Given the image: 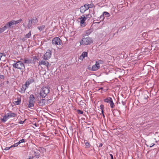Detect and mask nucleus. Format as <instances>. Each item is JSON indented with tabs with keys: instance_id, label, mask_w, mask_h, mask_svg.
<instances>
[{
	"instance_id": "1",
	"label": "nucleus",
	"mask_w": 159,
	"mask_h": 159,
	"mask_svg": "<svg viewBox=\"0 0 159 159\" xmlns=\"http://www.w3.org/2000/svg\"><path fill=\"white\" fill-rule=\"evenodd\" d=\"M149 94L147 91H144L142 95L139 98L140 103L142 104H144L147 102L149 98L148 95Z\"/></svg>"
},
{
	"instance_id": "2",
	"label": "nucleus",
	"mask_w": 159,
	"mask_h": 159,
	"mask_svg": "<svg viewBox=\"0 0 159 159\" xmlns=\"http://www.w3.org/2000/svg\"><path fill=\"white\" fill-rule=\"evenodd\" d=\"M13 66L16 69L20 70L23 72L25 69V66L22 61H16L13 64Z\"/></svg>"
},
{
	"instance_id": "3",
	"label": "nucleus",
	"mask_w": 159,
	"mask_h": 159,
	"mask_svg": "<svg viewBox=\"0 0 159 159\" xmlns=\"http://www.w3.org/2000/svg\"><path fill=\"white\" fill-rule=\"evenodd\" d=\"M93 42V40L91 38L88 37L86 38H84L80 42L81 44L84 45H89L90 44Z\"/></svg>"
},
{
	"instance_id": "4",
	"label": "nucleus",
	"mask_w": 159,
	"mask_h": 159,
	"mask_svg": "<svg viewBox=\"0 0 159 159\" xmlns=\"http://www.w3.org/2000/svg\"><path fill=\"white\" fill-rule=\"evenodd\" d=\"M49 89L48 87H43L40 90L39 93L40 97L44 98L49 93Z\"/></svg>"
},
{
	"instance_id": "5",
	"label": "nucleus",
	"mask_w": 159,
	"mask_h": 159,
	"mask_svg": "<svg viewBox=\"0 0 159 159\" xmlns=\"http://www.w3.org/2000/svg\"><path fill=\"white\" fill-rule=\"evenodd\" d=\"M52 44L53 45H61L62 44V41L59 38L56 37L52 39Z\"/></svg>"
},
{
	"instance_id": "6",
	"label": "nucleus",
	"mask_w": 159,
	"mask_h": 159,
	"mask_svg": "<svg viewBox=\"0 0 159 159\" xmlns=\"http://www.w3.org/2000/svg\"><path fill=\"white\" fill-rule=\"evenodd\" d=\"M51 51L50 49H48L46 52L44 54L43 58L44 60H48L51 58Z\"/></svg>"
},
{
	"instance_id": "7",
	"label": "nucleus",
	"mask_w": 159,
	"mask_h": 159,
	"mask_svg": "<svg viewBox=\"0 0 159 159\" xmlns=\"http://www.w3.org/2000/svg\"><path fill=\"white\" fill-rule=\"evenodd\" d=\"M104 102L110 104V107L112 108H113L115 106L114 103L113 102L112 98L110 97H108L105 99Z\"/></svg>"
},
{
	"instance_id": "8",
	"label": "nucleus",
	"mask_w": 159,
	"mask_h": 159,
	"mask_svg": "<svg viewBox=\"0 0 159 159\" xmlns=\"http://www.w3.org/2000/svg\"><path fill=\"white\" fill-rule=\"evenodd\" d=\"M80 20V23L81 26H84L85 25V21L86 20V18L85 16L84 15H83L82 16L79 18Z\"/></svg>"
},
{
	"instance_id": "9",
	"label": "nucleus",
	"mask_w": 159,
	"mask_h": 159,
	"mask_svg": "<svg viewBox=\"0 0 159 159\" xmlns=\"http://www.w3.org/2000/svg\"><path fill=\"white\" fill-rule=\"evenodd\" d=\"M43 64L46 66L48 69L50 66L51 64L47 61H39V65H41Z\"/></svg>"
},
{
	"instance_id": "10",
	"label": "nucleus",
	"mask_w": 159,
	"mask_h": 159,
	"mask_svg": "<svg viewBox=\"0 0 159 159\" xmlns=\"http://www.w3.org/2000/svg\"><path fill=\"white\" fill-rule=\"evenodd\" d=\"M20 60L22 61L23 63L25 64H29L33 63V61L28 58L25 59L21 58Z\"/></svg>"
},
{
	"instance_id": "11",
	"label": "nucleus",
	"mask_w": 159,
	"mask_h": 159,
	"mask_svg": "<svg viewBox=\"0 0 159 159\" xmlns=\"http://www.w3.org/2000/svg\"><path fill=\"white\" fill-rule=\"evenodd\" d=\"M99 63L97 62H96V64L92 66L91 70L92 71L97 70L99 68Z\"/></svg>"
},
{
	"instance_id": "12",
	"label": "nucleus",
	"mask_w": 159,
	"mask_h": 159,
	"mask_svg": "<svg viewBox=\"0 0 159 159\" xmlns=\"http://www.w3.org/2000/svg\"><path fill=\"white\" fill-rule=\"evenodd\" d=\"M34 82V79L32 78H31L29 79L27 81L25 82V84H26V85H28V86H29L30 84H31Z\"/></svg>"
},
{
	"instance_id": "13",
	"label": "nucleus",
	"mask_w": 159,
	"mask_h": 159,
	"mask_svg": "<svg viewBox=\"0 0 159 159\" xmlns=\"http://www.w3.org/2000/svg\"><path fill=\"white\" fill-rule=\"evenodd\" d=\"M45 99H42L38 100V105L40 106L43 107L45 105Z\"/></svg>"
},
{
	"instance_id": "14",
	"label": "nucleus",
	"mask_w": 159,
	"mask_h": 159,
	"mask_svg": "<svg viewBox=\"0 0 159 159\" xmlns=\"http://www.w3.org/2000/svg\"><path fill=\"white\" fill-rule=\"evenodd\" d=\"M35 98L34 95L33 94H31L30 95L29 97V102H35L34 101Z\"/></svg>"
},
{
	"instance_id": "15",
	"label": "nucleus",
	"mask_w": 159,
	"mask_h": 159,
	"mask_svg": "<svg viewBox=\"0 0 159 159\" xmlns=\"http://www.w3.org/2000/svg\"><path fill=\"white\" fill-rule=\"evenodd\" d=\"M88 53L87 52H84L82 53L79 59H82L84 58L85 57H87Z\"/></svg>"
},
{
	"instance_id": "16",
	"label": "nucleus",
	"mask_w": 159,
	"mask_h": 159,
	"mask_svg": "<svg viewBox=\"0 0 159 159\" xmlns=\"http://www.w3.org/2000/svg\"><path fill=\"white\" fill-rule=\"evenodd\" d=\"M8 22H9L8 25H9V26H10L11 28H13V25H16L14 20H11Z\"/></svg>"
},
{
	"instance_id": "17",
	"label": "nucleus",
	"mask_w": 159,
	"mask_h": 159,
	"mask_svg": "<svg viewBox=\"0 0 159 159\" xmlns=\"http://www.w3.org/2000/svg\"><path fill=\"white\" fill-rule=\"evenodd\" d=\"M9 118L8 116H7V114L6 115H5L3 116L2 119H1V120L2 122H5Z\"/></svg>"
},
{
	"instance_id": "18",
	"label": "nucleus",
	"mask_w": 159,
	"mask_h": 159,
	"mask_svg": "<svg viewBox=\"0 0 159 159\" xmlns=\"http://www.w3.org/2000/svg\"><path fill=\"white\" fill-rule=\"evenodd\" d=\"M32 19H29V23L27 25V27L28 29H30L32 26V24L33 23Z\"/></svg>"
},
{
	"instance_id": "19",
	"label": "nucleus",
	"mask_w": 159,
	"mask_h": 159,
	"mask_svg": "<svg viewBox=\"0 0 159 159\" xmlns=\"http://www.w3.org/2000/svg\"><path fill=\"white\" fill-rule=\"evenodd\" d=\"M80 9V11L82 13H84L86 11L85 7H84L83 6H81Z\"/></svg>"
},
{
	"instance_id": "20",
	"label": "nucleus",
	"mask_w": 159,
	"mask_h": 159,
	"mask_svg": "<svg viewBox=\"0 0 159 159\" xmlns=\"http://www.w3.org/2000/svg\"><path fill=\"white\" fill-rule=\"evenodd\" d=\"M7 116H8L9 118L12 117H15L16 116V114L15 113L11 112L7 113Z\"/></svg>"
},
{
	"instance_id": "21",
	"label": "nucleus",
	"mask_w": 159,
	"mask_h": 159,
	"mask_svg": "<svg viewBox=\"0 0 159 159\" xmlns=\"http://www.w3.org/2000/svg\"><path fill=\"white\" fill-rule=\"evenodd\" d=\"M78 104L82 107H84L86 105L85 103L82 100L80 101Z\"/></svg>"
},
{
	"instance_id": "22",
	"label": "nucleus",
	"mask_w": 159,
	"mask_h": 159,
	"mask_svg": "<svg viewBox=\"0 0 159 159\" xmlns=\"http://www.w3.org/2000/svg\"><path fill=\"white\" fill-rule=\"evenodd\" d=\"M28 86V85H26V84H25V85H23L22 88H21V91L23 93L25 92L26 89Z\"/></svg>"
},
{
	"instance_id": "23",
	"label": "nucleus",
	"mask_w": 159,
	"mask_h": 159,
	"mask_svg": "<svg viewBox=\"0 0 159 159\" xmlns=\"http://www.w3.org/2000/svg\"><path fill=\"white\" fill-rule=\"evenodd\" d=\"M31 19L33 23L35 24L38 22L37 19L36 17H34Z\"/></svg>"
},
{
	"instance_id": "24",
	"label": "nucleus",
	"mask_w": 159,
	"mask_h": 159,
	"mask_svg": "<svg viewBox=\"0 0 159 159\" xmlns=\"http://www.w3.org/2000/svg\"><path fill=\"white\" fill-rule=\"evenodd\" d=\"M90 11H92V10H89V13L90 12ZM84 15H85V16L86 19H87V18H90L92 17V15L90 14V13L88 14H85Z\"/></svg>"
},
{
	"instance_id": "25",
	"label": "nucleus",
	"mask_w": 159,
	"mask_h": 159,
	"mask_svg": "<svg viewBox=\"0 0 159 159\" xmlns=\"http://www.w3.org/2000/svg\"><path fill=\"white\" fill-rule=\"evenodd\" d=\"M45 26L44 25H42L38 27V29L40 31L43 30L45 28Z\"/></svg>"
},
{
	"instance_id": "26",
	"label": "nucleus",
	"mask_w": 159,
	"mask_h": 159,
	"mask_svg": "<svg viewBox=\"0 0 159 159\" xmlns=\"http://www.w3.org/2000/svg\"><path fill=\"white\" fill-rule=\"evenodd\" d=\"M84 143L86 146V148H89L90 147V143L87 141H84Z\"/></svg>"
},
{
	"instance_id": "27",
	"label": "nucleus",
	"mask_w": 159,
	"mask_h": 159,
	"mask_svg": "<svg viewBox=\"0 0 159 159\" xmlns=\"http://www.w3.org/2000/svg\"><path fill=\"white\" fill-rule=\"evenodd\" d=\"M31 36V31H30L29 33L25 35V37L27 38H29Z\"/></svg>"
},
{
	"instance_id": "28",
	"label": "nucleus",
	"mask_w": 159,
	"mask_h": 159,
	"mask_svg": "<svg viewBox=\"0 0 159 159\" xmlns=\"http://www.w3.org/2000/svg\"><path fill=\"white\" fill-rule=\"evenodd\" d=\"M34 105V103L33 102H29V104L28 105V107L29 108H31L32 107H33Z\"/></svg>"
},
{
	"instance_id": "29",
	"label": "nucleus",
	"mask_w": 159,
	"mask_h": 159,
	"mask_svg": "<svg viewBox=\"0 0 159 159\" xmlns=\"http://www.w3.org/2000/svg\"><path fill=\"white\" fill-rule=\"evenodd\" d=\"M103 14L104 15V16H105L107 17H109L110 16V15L109 13L107 12L104 11L103 13Z\"/></svg>"
},
{
	"instance_id": "30",
	"label": "nucleus",
	"mask_w": 159,
	"mask_h": 159,
	"mask_svg": "<svg viewBox=\"0 0 159 159\" xmlns=\"http://www.w3.org/2000/svg\"><path fill=\"white\" fill-rule=\"evenodd\" d=\"M104 108V105L102 104H101L100 106V108L101 110H102V112L103 114V116L104 117V115L103 114V109Z\"/></svg>"
},
{
	"instance_id": "31",
	"label": "nucleus",
	"mask_w": 159,
	"mask_h": 159,
	"mask_svg": "<svg viewBox=\"0 0 159 159\" xmlns=\"http://www.w3.org/2000/svg\"><path fill=\"white\" fill-rule=\"evenodd\" d=\"M92 32V30L91 29L87 30L86 31V34L87 35H89Z\"/></svg>"
},
{
	"instance_id": "32",
	"label": "nucleus",
	"mask_w": 159,
	"mask_h": 159,
	"mask_svg": "<svg viewBox=\"0 0 159 159\" xmlns=\"http://www.w3.org/2000/svg\"><path fill=\"white\" fill-rule=\"evenodd\" d=\"M6 27H3L2 28H0V33L3 32L5 30Z\"/></svg>"
},
{
	"instance_id": "33",
	"label": "nucleus",
	"mask_w": 159,
	"mask_h": 159,
	"mask_svg": "<svg viewBox=\"0 0 159 159\" xmlns=\"http://www.w3.org/2000/svg\"><path fill=\"white\" fill-rule=\"evenodd\" d=\"M14 102L15 104L17 105H19L20 104V103L21 102V100H20L16 101Z\"/></svg>"
},
{
	"instance_id": "34",
	"label": "nucleus",
	"mask_w": 159,
	"mask_h": 159,
	"mask_svg": "<svg viewBox=\"0 0 159 159\" xmlns=\"http://www.w3.org/2000/svg\"><path fill=\"white\" fill-rule=\"evenodd\" d=\"M22 21V19H20L19 20H14L15 25H16L19 23H20Z\"/></svg>"
},
{
	"instance_id": "35",
	"label": "nucleus",
	"mask_w": 159,
	"mask_h": 159,
	"mask_svg": "<svg viewBox=\"0 0 159 159\" xmlns=\"http://www.w3.org/2000/svg\"><path fill=\"white\" fill-rule=\"evenodd\" d=\"M89 4L87 3L85 4L83 6L85 7L86 10H87L89 8Z\"/></svg>"
},
{
	"instance_id": "36",
	"label": "nucleus",
	"mask_w": 159,
	"mask_h": 159,
	"mask_svg": "<svg viewBox=\"0 0 159 159\" xmlns=\"http://www.w3.org/2000/svg\"><path fill=\"white\" fill-rule=\"evenodd\" d=\"M9 22L7 23L5 25L4 27H6L5 30L7 29V28H10L11 29L10 26H9L8 25Z\"/></svg>"
},
{
	"instance_id": "37",
	"label": "nucleus",
	"mask_w": 159,
	"mask_h": 159,
	"mask_svg": "<svg viewBox=\"0 0 159 159\" xmlns=\"http://www.w3.org/2000/svg\"><path fill=\"white\" fill-rule=\"evenodd\" d=\"M104 15H103V14L100 16V20L101 21H102L104 20Z\"/></svg>"
},
{
	"instance_id": "38",
	"label": "nucleus",
	"mask_w": 159,
	"mask_h": 159,
	"mask_svg": "<svg viewBox=\"0 0 159 159\" xmlns=\"http://www.w3.org/2000/svg\"><path fill=\"white\" fill-rule=\"evenodd\" d=\"M33 59V61L34 62H35L37 60H39V59H37V57L36 56H34L32 57Z\"/></svg>"
},
{
	"instance_id": "39",
	"label": "nucleus",
	"mask_w": 159,
	"mask_h": 159,
	"mask_svg": "<svg viewBox=\"0 0 159 159\" xmlns=\"http://www.w3.org/2000/svg\"><path fill=\"white\" fill-rule=\"evenodd\" d=\"M77 112L79 114H82L83 113V111L80 110H77Z\"/></svg>"
},
{
	"instance_id": "40",
	"label": "nucleus",
	"mask_w": 159,
	"mask_h": 159,
	"mask_svg": "<svg viewBox=\"0 0 159 159\" xmlns=\"http://www.w3.org/2000/svg\"><path fill=\"white\" fill-rule=\"evenodd\" d=\"M16 144V143H14L13 145H12L10 147H11V148L17 146V144Z\"/></svg>"
},
{
	"instance_id": "41",
	"label": "nucleus",
	"mask_w": 159,
	"mask_h": 159,
	"mask_svg": "<svg viewBox=\"0 0 159 159\" xmlns=\"http://www.w3.org/2000/svg\"><path fill=\"white\" fill-rule=\"evenodd\" d=\"M11 148V147H7L5 148L4 149V150H9Z\"/></svg>"
},
{
	"instance_id": "42",
	"label": "nucleus",
	"mask_w": 159,
	"mask_h": 159,
	"mask_svg": "<svg viewBox=\"0 0 159 159\" xmlns=\"http://www.w3.org/2000/svg\"><path fill=\"white\" fill-rule=\"evenodd\" d=\"M4 76L3 75H0V78L1 79H4Z\"/></svg>"
},
{
	"instance_id": "43",
	"label": "nucleus",
	"mask_w": 159,
	"mask_h": 159,
	"mask_svg": "<svg viewBox=\"0 0 159 159\" xmlns=\"http://www.w3.org/2000/svg\"><path fill=\"white\" fill-rule=\"evenodd\" d=\"M47 103L49 104L51 102V99H48L47 100Z\"/></svg>"
},
{
	"instance_id": "44",
	"label": "nucleus",
	"mask_w": 159,
	"mask_h": 159,
	"mask_svg": "<svg viewBox=\"0 0 159 159\" xmlns=\"http://www.w3.org/2000/svg\"><path fill=\"white\" fill-rule=\"evenodd\" d=\"M35 154V156L39 157V153H36V152H34Z\"/></svg>"
},
{
	"instance_id": "45",
	"label": "nucleus",
	"mask_w": 159,
	"mask_h": 159,
	"mask_svg": "<svg viewBox=\"0 0 159 159\" xmlns=\"http://www.w3.org/2000/svg\"><path fill=\"white\" fill-rule=\"evenodd\" d=\"M121 103L123 105H125L126 104V102L125 101H122Z\"/></svg>"
},
{
	"instance_id": "46",
	"label": "nucleus",
	"mask_w": 159,
	"mask_h": 159,
	"mask_svg": "<svg viewBox=\"0 0 159 159\" xmlns=\"http://www.w3.org/2000/svg\"><path fill=\"white\" fill-rule=\"evenodd\" d=\"M25 121V120L24 121H22V120H20V121L19 123L21 124H22L24 123Z\"/></svg>"
},
{
	"instance_id": "47",
	"label": "nucleus",
	"mask_w": 159,
	"mask_h": 159,
	"mask_svg": "<svg viewBox=\"0 0 159 159\" xmlns=\"http://www.w3.org/2000/svg\"><path fill=\"white\" fill-rule=\"evenodd\" d=\"M93 4H89V8H92L93 6Z\"/></svg>"
},
{
	"instance_id": "48",
	"label": "nucleus",
	"mask_w": 159,
	"mask_h": 159,
	"mask_svg": "<svg viewBox=\"0 0 159 159\" xmlns=\"http://www.w3.org/2000/svg\"><path fill=\"white\" fill-rule=\"evenodd\" d=\"M21 143H24L25 142V139H22L20 140Z\"/></svg>"
},
{
	"instance_id": "49",
	"label": "nucleus",
	"mask_w": 159,
	"mask_h": 159,
	"mask_svg": "<svg viewBox=\"0 0 159 159\" xmlns=\"http://www.w3.org/2000/svg\"><path fill=\"white\" fill-rule=\"evenodd\" d=\"M110 156L111 157V159H114L113 156L112 154H110Z\"/></svg>"
},
{
	"instance_id": "50",
	"label": "nucleus",
	"mask_w": 159,
	"mask_h": 159,
	"mask_svg": "<svg viewBox=\"0 0 159 159\" xmlns=\"http://www.w3.org/2000/svg\"><path fill=\"white\" fill-rule=\"evenodd\" d=\"M20 143H21V142L20 141H19L18 143H16V144H17V146L19 144H20Z\"/></svg>"
},
{
	"instance_id": "51",
	"label": "nucleus",
	"mask_w": 159,
	"mask_h": 159,
	"mask_svg": "<svg viewBox=\"0 0 159 159\" xmlns=\"http://www.w3.org/2000/svg\"><path fill=\"white\" fill-rule=\"evenodd\" d=\"M20 143H21V142L20 141H19L18 143H16V144H17V146L19 144H20Z\"/></svg>"
},
{
	"instance_id": "52",
	"label": "nucleus",
	"mask_w": 159,
	"mask_h": 159,
	"mask_svg": "<svg viewBox=\"0 0 159 159\" xmlns=\"http://www.w3.org/2000/svg\"><path fill=\"white\" fill-rule=\"evenodd\" d=\"M3 54L2 53H0V60H1V57L2 56Z\"/></svg>"
},
{
	"instance_id": "53",
	"label": "nucleus",
	"mask_w": 159,
	"mask_h": 159,
	"mask_svg": "<svg viewBox=\"0 0 159 159\" xmlns=\"http://www.w3.org/2000/svg\"><path fill=\"white\" fill-rule=\"evenodd\" d=\"M154 145H155V144H154V143H152V144H151V145H150V147H152V146H153Z\"/></svg>"
},
{
	"instance_id": "54",
	"label": "nucleus",
	"mask_w": 159,
	"mask_h": 159,
	"mask_svg": "<svg viewBox=\"0 0 159 159\" xmlns=\"http://www.w3.org/2000/svg\"><path fill=\"white\" fill-rule=\"evenodd\" d=\"M102 145H103V144L102 143H100L99 146V148L101 147L102 146Z\"/></svg>"
},
{
	"instance_id": "55",
	"label": "nucleus",
	"mask_w": 159,
	"mask_h": 159,
	"mask_svg": "<svg viewBox=\"0 0 159 159\" xmlns=\"http://www.w3.org/2000/svg\"><path fill=\"white\" fill-rule=\"evenodd\" d=\"M35 126H37V124L36 123L34 125Z\"/></svg>"
},
{
	"instance_id": "56",
	"label": "nucleus",
	"mask_w": 159,
	"mask_h": 159,
	"mask_svg": "<svg viewBox=\"0 0 159 159\" xmlns=\"http://www.w3.org/2000/svg\"><path fill=\"white\" fill-rule=\"evenodd\" d=\"M144 34H145V33H143V35H144Z\"/></svg>"
},
{
	"instance_id": "57",
	"label": "nucleus",
	"mask_w": 159,
	"mask_h": 159,
	"mask_svg": "<svg viewBox=\"0 0 159 159\" xmlns=\"http://www.w3.org/2000/svg\"><path fill=\"white\" fill-rule=\"evenodd\" d=\"M93 12H94V13H95L94 11H93Z\"/></svg>"
}]
</instances>
